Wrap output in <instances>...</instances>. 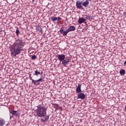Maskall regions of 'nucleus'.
<instances>
[{"instance_id":"nucleus-1","label":"nucleus","mask_w":126,"mask_h":126,"mask_svg":"<svg viewBox=\"0 0 126 126\" xmlns=\"http://www.w3.org/2000/svg\"><path fill=\"white\" fill-rule=\"evenodd\" d=\"M24 46H25V42H23L22 39L18 38L15 40L13 43L9 47L11 57H16L18 55H20L21 52L24 51L23 49Z\"/></svg>"},{"instance_id":"nucleus-2","label":"nucleus","mask_w":126,"mask_h":126,"mask_svg":"<svg viewBox=\"0 0 126 126\" xmlns=\"http://www.w3.org/2000/svg\"><path fill=\"white\" fill-rule=\"evenodd\" d=\"M35 117L37 118H44V120L41 119L42 123H47L49 121V117L47 116V110L48 107L41 104H38L35 106Z\"/></svg>"},{"instance_id":"nucleus-3","label":"nucleus","mask_w":126,"mask_h":126,"mask_svg":"<svg viewBox=\"0 0 126 126\" xmlns=\"http://www.w3.org/2000/svg\"><path fill=\"white\" fill-rule=\"evenodd\" d=\"M72 31H75V27L70 26L66 31H64L63 28H61L59 32H60L61 34H63V36H66L68 32H71Z\"/></svg>"},{"instance_id":"nucleus-4","label":"nucleus","mask_w":126,"mask_h":126,"mask_svg":"<svg viewBox=\"0 0 126 126\" xmlns=\"http://www.w3.org/2000/svg\"><path fill=\"white\" fill-rule=\"evenodd\" d=\"M30 80H32V83H33V84H34V85H40V81H42L43 80V79L40 78L38 80H33V79H32V78H31V79H30Z\"/></svg>"},{"instance_id":"nucleus-5","label":"nucleus","mask_w":126,"mask_h":126,"mask_svg":"<svg viewBox=\"0 0 126 126\" xmlns=\"http://www.w3.org/2000/svg\"><path fill=\"white\" fill-rule=\"evenodd\" d=\"M76 5L77 8H78L79 9H84V8L82 6V2L80 1H77L76 3Z\"/></svg>"},{"instance_id":"nucleus-6","label":"nucleus","mask_w":126,"mask_h":126,"mask_svg":"<svg viewBox=\"0 0 126 126\" xmlns=\"http://www.w3.org/2000/svg\"><path fill=\"white\" fill-rule=\"evenodd\" d=\"M58 58L60 62H63L65 59V55L64 54H58Z\"/></svg>"},{"instance_id":"nucleus-7","label":"nucleus","mask_w":126,"mask_h":126,"mask_svg":"<svg viewBox=\"0 0 126 126\" xmlns=\"http://www.w3.org/2000/svg\"><path fill=\"white\" fill-rule=\"evenodd\" d=\"M11 114L13 115V116H14L15 117H19V112H18V111H15V110H12L11 111Z\"/></svg>"},{"instance_id":"nucleus-8","label":"nucleus","mask_w":126,"mask_h":126,"mask_svg":"<svg viewBox=\"0 0 126 126\" xmlns=\"http://www.w3.org/2000/svg\"><path fill=\"white\" fill-rule=\"evenodd\" d=\"M86 96L85 94L82 93H79L78 94V99H82V100H84Z\"/></svg>"},{"instance_id":"nucleus-9","label":"nucleus","mask_w":126,"mask_h":126,"mask_svg":"<svg viewBox=\"0 0 126 126\" xmlns=\"http://www.w3.org/2000/svg\"><path fill=\"white\" fill-rule=\"evenodd\" d=\"M86 21V19H84L83 17L79 18L78 21V24H82Z\"/></svg>"},{"instance_id":"nucleus-10","label":"nucleus","mask_w":126,"mask_h":126,"mask_svg":"<svg viewBox=\"0 0 126 126\" xmlns=\"http://www.w3.org/2000/svg\"><path fill=\"white\" fill-rule=\"evenodd\" d=\"M36 31L38 32V33H40L41 34H43V29L40 26H36Z\"/></svg>"},{"instance_id":"nucleus-11","label":"nucleus","mask_w":126,"mask_h":126,"mask_svg":"<svg viewBox=\"0 0 126 126\" xmlns=\"http://www.w3.org/2000/svg\"><path fill=\"white\" fill-rule=\"evenodd\" d=\"M5 125V120L2 118H0V126H3Z\"/></svg>"},{"instance_id":"nucleus-12","label":"nucleus","mask_w":126,"mask_h":126,"mask_svg":"<svg viewBox=\"0 0 126 126\" xmlns=\"http://www.w3.org/2000/svg\"><path fill=\"white\" fill-rule=\"evenodd\" d=\"M68 63H69L68 60H65L64 59V60L62 61V64H63V66L66 67V65H67Z\"/></svg>"},{"instance_id":"nucleus-13","label":"nucleus","mask_w":126,"mask_h":126,"mask_svg":"<svg viewBox=\"0 0 126 126\" xmlns=\"http://www.w3.org/2000/svg\"><path fill=\"white\" fill-rule=\"evenodd\" d=\"M76 93H80L81 92V85L78 84V87L76 89Z\"/></svg>"},{"instance_id":"nucleus-14","label":"nucleus","mask_w":126,"mask_h":126,"mask_svg":"<svg viewBox=\"0 0 126 126\" xmlns=\"http://www.w3.org/2000/svg\"><path fill=\"white\" fill-rule=\"evenodd\" d=\"M40 74H43V72H41H41H39L37 70L34 71V75H35L36 76H39Z\"/></svg>"},{"instance_id":"nucleus-15","label":"nucleus","mask_w":126,"mask_h":126,"mask_svg":"<svg viewBox=\"0 0 126 126\" xmlns=\"http://www.w3.org/2000/svg\"><path fill=\"white\" fill-rule=\"evenodd\" d=\"M85 16H86V19L87 20H92L93 19V17L89 15H85Z\"/></svg>"},{"instance_id":"nucleus-16","label":"nucleus","mask_w":126,"mask_h":126,"mask_svg":"<svg viewBox=\"0 0 126 126\" xmlns=\"http://www.w3.org/2000/svg\"><path fill=\"white\" fill-rule=\"evenodd\" d=\"M120 74H121V75H125V74H126V70L122 69L120 71Z\"/></svg>"},{"instance_id":"nucleus-17","label":"nucleus","mask_w":126,"mask_h":126,"mask_svg":"<svg viewBox=\"0 0 126 126\" xmlns=\"http://www.w3.org/2000/svg\"><path fill=\"white\" fill-rule=\"evenodd\" d=\"M51 21H53L54 22V21H57V20H58V17L55 16H52L51 17Z\"/></svg>"},{"instance_id":"nucleus-18","label":"nucleus","mask_w":126,"mask_h":126,"mask_svg":"<svg viewBox=\"0 0 126 126\" xmlns=\"http://www.w3.org/2000/svg\"><path fill=\"white\" fill-rule=\"evenodd\" d=\"M61 20H62V18L61 17L57 18V20H58L57 24H60V23H61V21H60Z\"/></svg>"},{"instance_id":"nucleus-19","label":"nucleus","mask_w":126,"mask_h":126,"mask_svg":"<svg viewBox=\"0 0 126 126\" xmlns=\"http://www.w3.org/2000/svg\"><path fill=\"white\" fill-rule=\"evenodd\" d=\"M20 33V32H19V30L18 29V28H17L16 31V34L17 35V36H18V34H19Z\"/></svg>"},{"instance_id":"nucleus-20","label":"nucleus","mask_w":126,"mask_h":126,"mask_svg":"<svg viewBox=\"0 0 126 126\" xmlns=\"http://www.w3.org/2000/svg\"><path fill=\"white\" fill-rule=\"evenodd\" d=\"M36 58H37V56H36V55H32V60H35Z\"/></svg>"},{"instance_id":"nucleus-21","label":"nucleus","mask_w":126,"mask_h":126,"mask_svg":"<svg viewBox=\"0 0 126 126\" xmlns=\"http://www.w3.org/2000/svg\"><path fill=\"white\" fill-rule=\"evenodd\" d=\"M124 15L126 16V12H125L124 13Z\"/></svg>"},{"instance_id":"nucleus-22","label":"nucleus","mask_w":126,"mask_h":126,"mask_svg":"<svg viewBox=\"0 0 126 126\" xmlns=\"http://www.w3.org/2000/svg\"><path fill=\"white\" fill-rule=\"evenodd\" d=\"M29 77H30V79H31V78H32V77H31V74L30 75Z\"/></svg>"},{"instance_id":"nucleus-23","label":"nucleus","mask_w":126,"mask_h":126,"mask_svg":"<svg viewBox=\"0 0 126 126\" xmlns=\"http://www.w3.org/2000/svg\"><path fill=\"white\" fill-rule=\"evenodd\" d=\"M32 0V1H33V2H34V0Z\"/></svg>"},{"instance_id":"nucleus-24","label":"nucleus","mask_w":126,"mask_h":126,"mask_svg":"<svg viewBox=\"0 0 126 126\" xmlns=\"http://www.w3.org/2000/svg\"><path fill=\"white\" fill-rule=\"evenodd\" d=\"M125 110H126V107H125Z\"/></svg>"}]
</instances>
